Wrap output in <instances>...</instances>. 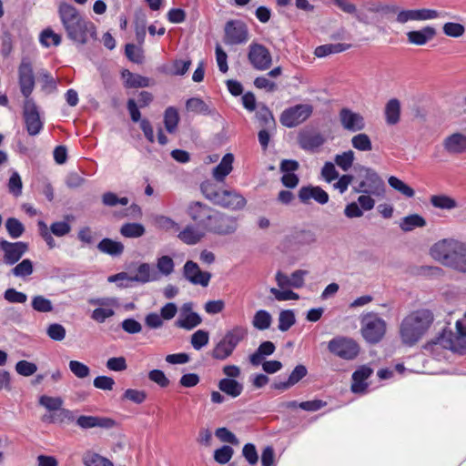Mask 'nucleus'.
<instances>
[{"label": "nucleus", "mask_w": 466, "mask_h": 466, "mask_svg": "<svg viewBox=\"0 0 466 466\" xmlns=\"http://www.w3.org/2000/svg\"><path fill=\"white\" fill-rule=\"evenodd\" d=\"M360 334L371 345L380 342L387 331V322L374 311L363 312L360 316Z\"/></svg>", "instance_id": "nucleus-5"}, {"label": "nucleus", "mask_w": 466, "mask_h": 466, "mask_svg": "<svg viewBox=\"0 0 466 466\" xmlns=\"http://www.w3.org/2000/svg\"><path fill=\"white\" fill-rule=\"evenodd\" d=\"M200 189L207 199L224 208L240 210L247 204L246 198L236 190L217 189L210 182L202 183Z\"/></svg>", "instance_id": "nucleus-4"}, {"label": "nucleus", "mask_w": 466, "mask_h": 466, "mask_svg": "<svg viewBox=\"0 0 466 466\" xmlns=\"http://www.w3.org/2000/svg\"><path fill=\"white\" fill-rule=\"evenodd\" d=\"M5 228L13 238H20L25 232L24 225L15 218H9L5 221Z\"/></svg>", "instance_id": "nucleus-54"}, {"label": "nucleus", "mask_w": 466, "mask_h": 466, "mask_svg": "<svg viewBox=\"0 0 466 466\" xmlns=\"http://www.w3.org/2000/svg\"><path fill=\"white\" fill-rule=\"evenodd\" d=\"M355 159V154L352 150H348L342 154L335 156L334 162L343 171H348L353 165Z\"/></svg>", "instance_id": "nucleus-51"}, {"label": "nucleus", "mask_w": 466, "mask_h": 466, "mask_svg": "<svg viewBox=\"0 0 466 466\" xmlns=\"http://www.w3.org/2000/svg\"><path fill=\"white\" fill-rule=\"evenodd\" d=\"M443 33L447 36L460 37L465 33V27L463 25L459 23L448 22L442 26Z\"/></svg>", "instance_id": "nucleus-61"}, {"label": "nucleus", "mask_w": 466, "mask_h": 466, "mask_svg": "<svg viewBox=\"0 0 466 466\" xmlns=\"http://www.w3.org/2000/svg\"><path fill=\"white\" fill-rule=\"evenodd\" d=\"M234 161V156L231 153L226 154L220 163L214 167L213 177L217 181H223L225 177L232 171V164Z\"/></svg>", "instance_id": "nucleus-28"}, {"label": "nucleus", "mask_w": 466, "mask_h": 466, "mask_svg": "<svg viewBox=\"0 0 466 466\" xmlns=\"http://www.w3.org/2000/svg\"><path fill=\"white\" fill-rule=\"evenodd\" d=\"M295 322V314L291 309H284L279 312L278 328L280 331L289 330Z\"/></svg>", "instance_id": "nucleus-49"}, {"label": "nucleus", "mask_w": 466, "mask_h": 466, "mask_svg": "<svg viewBox=\"0 0 466 466\" xmlns=\"http://www.w3.org/2000/svg\"><path fill=\"white\" fill-rule=\"evenodd\" d=\"M426 220L423 217L419 214H411L404 217L401 219L400 228L404 232H409L415 229L416 228H423L426 226Z\"/></svg>", "instance_id": "nucleus-39"}, {"label": "nucleus", "mask_w": 466, "mask_h": 466, "mask_svg": "<svg viewBox=\"0 0 466 466\" xmlns=\"http://www.w3.org/2000/svg\"><path fill=\"white\" fill-rule=\"evenodd\" d=\"M74 412L70 410L60 408L58 410L48 416H44L43 420L52 423H71L76 422Z\"/></svg>", "instance_id": "nucleus-34"}, {"label": "nucleus", "mask_w": 466, "mask_h": 466, "mask_svg": "<svg viewBox=\"0 0 466 466\" xmlns=\"http://www.w3.org/2000/svg\"><path fill=\"white\" fill-rule=\"evenodd\" d=\"M68 366L70 371L78 379H85L90 374V369L88 366L80 361L71 360L69 361Z\"/></svg>", "instance_id": "nucleus-63"}, {"label": "nucleus", "mask_w": 466, "mask_h": 466, "mask_svg": "<svg viewBox=\"0 0 466 466\" xmlns=\"http://www.w3.org/2000/svg\"><path fill=\"white\" fill-rule=\"evenodd\" d=\"M388 182L392 188L407 198H412L415 195L413 188L394 176L390 177Z\"/></svg>", "instance_id": "nucleus-52"}, {"label": "nucleus", "mask_w": 466, "mask_h": 466, "mask_svg": "<svg viewBox=\"0 0 466 466\" xmlns=\"http://www.w3.org/2000/svg\"><path fill=\"white\" fill-rule=\"evenodd\" d=\"M292 240L299 245H312L317 242V235L310 229L295 230L291 235Z\"/></svg>", "instance_id": "nucleus-40"}, {"label": "nucleus", "mask_w": 466, "mask_h": 466, "mask_svg": "<svg viewBox=\"0 0 466 466\" xmlns=\"http://www.w3.org/2000/svg\"><path fill=\"white\" fill-rule=\"evenodd\" d=\"M313 112V106L309 104H299L285 109L279 117L280 123L289 128L295 127L305 122Z\"/></svg>", "instance_id": "nucleus-11"}, {"label": "nucleus", "mask_w": 466, "mask_h": 466, "mask_svg": "<svg viewBox=\"0 0 466 466\" xmlns=\"http://www.w3.org/2000/svg\"><path fill=\"white\" fill-rule=\"evenodd\" d=\"M350 142L352 147L359 151H370L372 149L371 140L365 133L353 136Z\"/></svg>", "instance_id": "nucleus-47"}, {"label": "nucleus", "mask_w": 466, "mask_h": 466, "mask_svg": "<svg viewBox=\"0 0 466 466\" xmlns=\"http://www.w3.org/2000/svg\"><path fill=\"white\" fill-rule=\"evenodd\" d=\"M372 373V369L366 365H363L355 370L352 374L351 390L355 393L364 392L368 387L365 380L370 378Z\"/></svg>", "instance_id": "nucleus-25"}, {"label": "nucleus", "mask_w": 466, "mask_h": 466, "mask_svg": "<svg viewBox=\"0 0 466 466\" xmlns=\"http://www.w3.org/2000/svg\"><path fill=\"white\" fill-rule=\"evenodd\" d=\"M19 86L25 99H32L30 95L35 87V75L30 62L23 60L18 68Z\"/></svg>", "instance_id": "nucleus-19"}, {"label": "nucleus", "mask_w": 466, "mask_h": 466, "mask_svg": "<svg viewBox=\"0 0 466 466\" xmlns=\"http://www.w3.org/2000/svg\"><path fill=\"white\" fill-rule=\"evenodd\" d=\"M174 261L169 256H161L157 260V268L164 276H169L174 271Z\"/></svg>", "instance_id": "nucleus-57"}, {"label": "nucleus", "mask_w": 466, "mask_h": 466, "mask_svg": "<svg viewBox=\"0 0 466 466\" xmlns=\"http://www.w3.org/2000/svg\"><path fill=\"white\" fill-rule=\"evenodd\" d=\"M436 35V29L432 26H425L420 30L407 33L408 41L416 46H424Z\"/></svg>", "instance_id": "nucleus-26"}, {"label": "nucleus", "mask_w": 466, "mask_h": 466, "mask_svg": "<svg viewBox=\"0 0 466 466\" xmlns=\"http://www.w3.org/2000/svg\"><path fill=\"white\" fill-rule=\"evenodd\" d=\"M308 274L307 270L298 269L295 270L290 277L282 271L279 270L276 273L275 279L279 289L286 288L300 289L304 286V277Z\"/></svg>", "instance_id": "nucleus-20"}, {"label": "nucleus", "mask_w": 466, "mask_h": 466, "mask_svg": "<svg viewBox=\"0 0 466 466\" xmlns=\"http://www.w3.org/2000/svg\"><path fill=\"white\" fill-rule=\"evenodd\" d=\"M183 277L193 285L208 287L211 279V274L208 271H202L193 260H187L182 269Z\"/></svg>", "instance_id": "nucleus-15"}, {"label": "nucleus", "mask_w": 466, "mask_h": 466, "mask_svg": "<svg viewBox=\"0 0 466 466\" xmlns=\"http://www.w3.org/2000/svg\"><path fill=\"white\" fill-rule=\"evenodd\" d=\"M32 308L38 312H51L53 310L51 300L41 295L33 298Z\"/></svg>", "instance_id": "nucleus-59"}, {"label": "nucleus", "mask_w": 466, "mask_h": 466, "mask_svg": "<svg viewBox=\"0 0 466 466\" xmlns=\"http://www.w3.org/2000/svg\"><path fill=\"white\" fill-rule=\"evenodd\" d=\"M234 450L228 445H223L220 448L214 451V460L219 464L228 463L233 457Z\"/></svg>", "instance_id": "nucleus-55"}, {"label": "nucleus", "mask_w": 466, "mask_h": 466, "mask_svg": "<svg viewBox=\"0 0 466 466\" xmlns=\"http://www.w3.org/2000/svg\"><path fill=\"white\" fill-rule=\"evenodd\" d=\"M438 11L433 9L401 10L397 15V22L405 24L408 21H422L439 17Z\"/></svg>", "instance_id": "nucleus-22"}, {"label": "nucleus", "mask_w": 466, "mask_h": 466, "mask_svg": "<svg viewBox=\"0 0 466 466\" xmlns=\"http://www.w3.org/2000/svg\"><path fill=\"white\" fill-rule=\"evenodd\" d=\"M248 40V29L241 20H229L224 27L223 41L226 45H241Z\"/></svg>", "instance_id": "nucleus-12"}, {"label": "nucleus", "mask_w": 466, "mask_h": 466, "mask_svg": "<svg viewBox=\"0 0 466 466\" xmlns=\"http://www.w3.org/2000/svg\"><path fill=\"white\" fill-rule=\"evenodd\" d=\"M362 7L370 13H390L396 12V6H390L387 5H383L381 2L378 1H365L362 4Z\"/></svg>", "instance_id": "nucleus-50"}, {"label": "nucleus", "mask_w": 466, "mask_h": 466, "mask_svg": "<svg viewBox=\"0 0 466 466\" xmlns=\"http://www.w3.org/2000/svg\"><path fill=\"white\" fill-rule=\"evenodd\" d=\"M64 400L60 397L43 395L39 398V404L49 411L56 412L63 406Z\"/></svg>", "instance_id": "nucleus-56"}, {"label": "nucleus", "mask_w": 466, "mask_h": 466, "mask_svg": "<svg viewBox=\"0 0 466 466\" xmlns=\"http://www.w3.org/2000/svg\"><path fill=\"white\" fill-rule=\"evenodd\" d=\"M22 116L25 130L29 136H37L44 127L38 106L34 99H25L23 104Z\"/></svg>", "instance_id": "nucleus-9"}, {"label": "nucleus", "mask_w": 466, "mask_h": 466, "mask_svg": "<svg viewBox=\"0 0 466 466\" xmlns=\"http://www.w3.org/2000/svg\"><path fill=\"white\" fill-rule=\"evenodd\" d=\"M179 122V115L174 106H168L164 113V124L168 133H173L177 129Z\"/></svg>", "instance_id": "nucleus-44"}, {"label": "nucleus", "mask_w": 466, "mask_h": 466, "mask_svg": "<svg viewBox=\"0 0 466 466\" xmlns=\"http://www.w3.org/2000/svg\"><path fill=\"white\" fill-rule=\"evenodd\" d=\"M82 461L85 466H114L110 460L91 451H87L84 453Z\"/></svg>", "instance_id": "nucleus-42"}, {"label": "nucleus", "mask_w": 466, "mask_h": 466, "mask_svg": "<svg viewBox=\"0 0 466 466\" xmlns=\"http://www.w3.org/2000/svg\"><path fill=\"white\" fill-rule=\"evenodd\" d=\"M248 59L251 66L259 71L268 70L272 65L269 50L263 45L252 43L248 46Z\"/></svg>", "instance_id": "nucleus-13"}, {"label": "nucleus", "mask_w": 466, "mask_h": 466, "mask_svg": "<svg viewBox=\"0 0 466 466\" xmlns=\"http://www.w3.org/2000/svg\"><path fill=\"white\" fill-rule=\"evenodd\" d=\"M275 345L271 341L262 342L257 350L249 356V361L253 366H258L262 363L266 356H269L275 351Z\"/></svg>", "instance_id": "nucleus-32"}, {"label": "nucleus", "mask_w": 466, "mask_h": 466, "mask_svg": "<svg viewBox=\"0 0 466 466\" xmlns=\"http://www.w3.org/2000/svg\"><path fill=\"white\" fill-rule=\"evenodd\" d=\"M385 119L388 125H396L400 118V102L397 98L390 99L384 109Z\"/></svg>", "instance_id": "nucleus-33"}, {"label": "nucleus", "mask_w": 466, "mask_h": 466, "mask_svg": "<svg viewBox=\"0 0 466 466\" xmlns=\"http://www.w3.org/2000/svg\"><path fill=\"white\" fill-rule=\"evenodd\" d=\"M145 231V227L139 223H126L120 228V233L126 238H139Z\"/></svg>", "instance_id": "nucleus-48"}, {"label": "nucleus", "mask_w": 466, "mask_h": 466, "mask_svg": "<svg viewBox=\"0 0 466 466\" xmlns=\"http://www.w3.org/2000/svg\"><path fill=\"white\" fill-rule=\"evenodd\" d=\"M0 248L4 252V261L7 265H14L28 250V245L25 242H9L7 240L0 241Z\"/></svg>", "instance_id": "nucleus-18"}, {"label": "nucleus", "mask_w": 466, "mask_h": 466, "mask_svg": "<svg viewBox=\"0 0 466 466\" xmlns=\"http://www.w3.org/2000/svg\"><path fill=\"white\" fill-rule=\"evenodd\" d=\"M257 117L261 123V125L265 127L270 128L274 127L276 125L274 116L271 113V111L267 106H262L258 112H257Z\"/></svg>", "instance_id": "nucleus-62"}, {"label": "nucleus", "mask_w": 466, "mask_h": 466, "mask_svg": "<svg viewBox=\"0 0 466 466\" xmlns=\"http://www.w3.org/2000/svg\"><path fill=\"white\" fill-rule=\"evenodd\" d=\"M34 271L33 262L29 258L23 259L15 268L11 269V273L18 278H25L30 276Z\"/></svg>", "instance_id": "nucleus-53"}, {"label": "nucleus", "mask_w": 466, "mask_h": 466, "mask_svg": "<svg viewBox=\"0 0 466 466\" xmlns=\"http://www.w3.org/2000/svg\"><path fill=\"white\" fill-rule=\"evenodd\" d=\"M177 237L187 245H196L205 237V232L192 225H188L179 232Z\"/></svg>", "instance_id": "nucleus-29"}, {"label": "nucleus", "mask_w": 466, "mask_h": 466, "mask_svg": "<svg viewBox=\"0 0 466 466\" xmlns=\"http://www.w3.org/2000/svg\"><path fill=\"white\" fill-rule=\"evenodd\" d=\"M215 435L222 442L235 446L239 444V440L237 436L226 427L218 428L215 431Z\"/></svg>", "instance_id": "nucleus-58"}, {"label": "nucleus", "mask_w": 466, "mask_h": 466, "mask_svg": "<svg viewBox=\"0 0 466 466\" xmlns=\"http://www.w3.org/2000/svg\"><path fill=\"white\" fill-rule=\"evenodd\" d=\"M186 108L187 111L202 114L205 116L211 115L213 113L209 106L201 98L192 97L187 100Z\"/></svg>", "instance_id": "nucleus-41"}, {"label": "nucleus", "mask_w": 466, "mask_h": 466, "mask_svg": "<svg viewBox=\"0 0 466 466\" xmlns=\"http://www.w3.org/2000/svg\"><path fill=\"white\" fill-rule=\"evenodd\" d=\"M457 332L453 333L451 329H443L435 339H431V344H440L443 348L451 350L453 352L463 355L466 353V327L461 320L456 322Z\"/></svg>", "instance_id": "nucleus-6"}, {"label": "nucleus", "mask_w": 466, "mask_h": 466, "mask_svg": "<svg viewBox=\"0 0 466 466\" xmlns=\"http://www.w3.org/2000/svg\"><path fill=\"white\" fill-rule=\"evenodd\" d=\"M272 322L271 315L264 309L258 310L252 319V325L258 330L268 329Z\"/></svg>", "instance_id": "nucleus-43"}, {"label": "nucleus", "mask_w": 466, "mask_h": 466, "mask_svg": "<svg viewBox=\"0 0 466 466\" xmlns=\"http://www.w3.org/2000/svg\"><path fill=\"white\" fill-rule=\"evenodd\" d=\"M434 321L430 309H420L411 311L400 322L399 334L402 344L412 347L417 344Z\"/></svg>", "instance_id": "nucleus-3"}, {"label": "nucleus", "mask_w": 466, "mask_h": 466, "mask_svg": "<svg viewBox=\"0 0 466 466\" xmlns=\"http://www.w3.org/2000/svg\"><path fill=\"white\" fill-rule=\"evenodd\" d=\"M159 278L158 273L152 268L150 264L141 263L137 269V274L135 276H129V281L146 284L147 282L157 281Z\"/></svg>", "instance_id": "nucleus-27"}, {"label": "nucleus", "mask_w": 466, "mask_h": 466, "mask_svg": "<svg viewBox=\"0 0 466 466\" xmlns=\"http://www.w3.org/2000/svg\"><path fill=\"white\" fill-rule=\"evenodd\" d=\"M215 211V209L202 202L194 201L188 205L187 213L194 222L207 230Z\"/></svg>", "instance_id": "nucleus-14"}, {"label": "nucleus", "mask_w": 466, "mask_h": 466, "mask_svg": "<svg viewBox=\"0 0 466 466\" xmlns=\"http://www.w3.org/2000/svg\"><path fill=\"white\" fill-rule=\"evenodd\" d=\"M431 256L445 267L466 274V243L455 238H443L432 245Z\"/></svg>", "instance_id": "nucleus-2"}, {"label": "nucleus", "mask_w": 466, "mask_h": 466, "mask_svg": "<svg viewBox=\"0 0 466 466\" xmlns=\"http://www.w3.org/2000/svg\"><path fill=\"white\" fill-rule=\"evenodd\" d=\"M350 47H351V45H350V44H342V43L326 44V45L318 46L315 49L314 54L318 57H324V56H327L331 54L341 53L343 51L350 49Z\"/></svg>", "instance_id": "nucleus-36"}, {"label": "nucleus", "mask_w": 466, "mask_h": 466, "mask_svg": "<svg viewBox=\"0 0 466 466\" xmlns=\"http://www.w3.org/2000/svg\"><path fill=\"white\" fill-rule=\"evenodd\" d=\"M298 197L299 201L303 204H309L310 199H314L320 205H324L329 202L328 193L318 186L309 185L300 187Z\"/></svg>", "instance_id": "nucleus-23"}, {"label": "nucleus", "mask_w": 466, "mask_h": 466, "mask_svg": "<svg viewBox=\"0 0 466 466\" xmlns=\"http://www.w3.org/2000/svg\"><path fill=\"white\" fill-rule=\"evenodd\" d=\"M58 15L67 37L79 45H86L96 36V26L86 20L72 5L63 2L58 6Z\"/></svg>", "instance_id": "nucleus-1"}, {"label": "nucleus", "mask_w": 466, "mask_h": 466, "mask_svg": "<svg viewBox=\"0 0 466 466\" xmlns=\"http://www.w3.org/2000/svg\"><path fill=\"white\" fill-rule=\"evenodd\" d=\"M122 77L125 79V86L127 88L147 87L150 86V79L138 74L131 73L125 69L122 72Z\"/></svg>", "instance_id": "nucleus-30"}, {"label": "nucleus", "mask_w": 466, "mask_h": 466, "mask_svg": "<svg viewBox=\"0 0 466 466\" xmlns=\"http://www.w3.org/2000/svg\"><path fill=\"white\" fill-rule=\"evenodd\" d=\"M208 332L203 329H198L191 336L192 347L195 350H199L208 343Z\"/></svg>", "instance_id": "nucleus-64"}, {"label": "nucleus", "mask_w": 466, "mask_h": 466, "mask_svg": "<svg viewBox=\"0 0 466 466\" xmlns=\"http://www.w3.org/2000/svg\"><path fill=\"white\" fill-rule=\"evenodd\" d=\"M248 333V328L241 325H236L226 331L224 339H226V340L233 347V349H236L241 341L246 339Z\"/></svg>", "instance_id": "nucleus-31"}, {"label": "nucleus", "mask_w": 466, "mask_h": 466, "mask_svg": "<svg viewBox=\"0 0 466 466\" xmlns=\"http://www.w3.org/2000/svg\"><path fill=\"white\" fill-rule=\"evenodd\" d=\"M234 350L235 349L223 337L212 350L211 356L215 360H225L232 355Z\"/></svg>", "instance_id": "nucleus-38"}, {"label": "nucleus", "mask_w": 466, "mask_h": 466, "mask_svg": "<svg viewBox=\"0 0 466 466\" xmlns=\"http://www.w3.org/2000/svg\"><path fill=\"white\" fill-rule=\"evenodd\" d=\"M97 248L110 256H119L124 251V245L121 242L111 238H103L97 245Z\"/></svg>", "instance_id": "nucleus-37"}, {"label": "nucleus", "mask_w": 466, "mask_h": 466, "mask_svg": "<svg viewBox=\"0 0 466 466\" xmlns=\"http://www.w3.org/2000/svg\"><path fill=\"white\" fill-rule=\"evenodd\" d=\"M363 179L354 188L357 193H363L373 196H381L385 191V184L377 172L370 167H361Z\"/></svg>", "instance_id": "nucleus-8"}, {"label": "nucleus", "mask_w": 466, "mask_h": 466, "mask_svg": "<svg viewBox=\"0 0 466 466\" xmlns=\"http://www.w3.org/2000/svg\"><path fill=\"white\" fill-rule=\"evenodd\" d=\"M49 39L52 40V44L55 46H57L61 44V35L59 34L55 33L51 28H46L42 31L40 35V42L43 46L48 47L50 46Z\"/></svg>", "instance_id": "nucleus-60"}, {"label": "nucleus", "mask_w": 466, "mask_h": 466, "mask_svg": "<svg viewBox=\"0 0 466 466\" xmlns=\"http://www.w3.org/2000/svg\"><path fill=\"white\" fill-rule=\"evenodd\" d=\"M326 142V137L315 130H302L299 133L298 143L307 151H314Z\"/></svg>", "instance_id": "nucleus-21"}, {"label": "nucleus", "mask_w": 466, "mask_h": 466, "mask_svg": "<svg viewBox=\"0 0 466 466\" xmlns=\"http://www.w3.org/2000/svg\"><path fill=\"white\" fill-rule=\"evenodd\" d=\"M328 350L331 354L342 360H352L360 354V347L351 338L338 336L329 341Z\"/></svg>", "instance_id": "nucleus-7"}, {"label": "nucleus", "mask_w": 466, "mask_h": 466, "mask_svg": "<svg viewBox=\"0 0 466 466\" xmlns=\"http://www.w3.org/2000/svg\"><path fill=\"white\" fill-rule=\"evenodd\" d=\"M76 425L84 431L94 428L110 430L116 425V422L115 420L108 417L80 415L76 419Z\"/></svg>", "instance_id": "nucleus-17"}, {"label": "nucleus", "mask_w": 466, "mask_h": 466, "mask_svg": "<svg viewBox=\"0 0 466 466\" xmlns=\"http://www.w3.org/2000/svg\"><path fill=\"white\" fill-rule=\"evenodd\" d=\"M238 228V223L236 217L216 210L206 231L227 236L235 233Z\"/></svg>", "instance_id": "nucleus-10"}, {"label": "nucleus", "mask_w": 466, "mask_h": 466, "mask_svg": "<svg viewBox=\"0 0 466 466\" xmlns=\"http://www.w3.org/2000/svg\"><path fill=\"white\" fill-rule=\"evenodd\" d=\"M218 389L232 398L238 397L243 390V385L233 379H222L218 382Z\"/></svg>", "instance_id": "nucleus-35"}, {"label": "nucleus", "mask_w": 466, "mask_h": 466, "mask_svg": "<svg viewBox=\"0 0 466 466\" xmlns=\"http://www.w3.org/2000/svg\"><path fill=\"white\" fill-rule=\"evenodd\" d=\"M443 147L451 155H459L466 152V135L454 133L447 137L443 141Z\"/></svg>", "instance_id": "nucleus-24"}, {"label": "nucleus", "mask_w": 466, "mask_h": 466, "mask_svg": "<svg viewBox=\"0 0 466 466\" xmlns=\"http://www.w3.org/2000/svg\"><path fill=\"white\" fill-rule=\"evenodd\" d=\"M341 127L350 132H360L365 128L364 117L348 107H343L339 113Z\"/></svg>", "instance_id": "nucleus-16"}, {"label": "nucleus", "mask_w": 466, "mask_h": 466, "mask_svg": "<svg viewBox=\"0 0 466 466\" xmlns=\"http://www.w3.org/2000/svg\"><path fill=\"white\" fill-rule=\"evenodd\" d=\"M431 204L437 208L451 210L457 208L454 198L446 195H433L431 197Z\"/></svg>", "instance_id": "nucleus-45"}, {"label": "nucleus", "mask_w": 466, "mask_h": 466, "mask_svg": "<svg viewBox=\"0 0 466 466\" xmlns=\"http://www.w3.org/2000/svg\"><path fill=\"white\" fill-rule=\"evenodd\" d=\"M202 322L201 317L196 312L186 314L184 319L176 321V326L187 330H191Z\"/></svg>", "instance_id": "nucleus-46"}]
</instances>
